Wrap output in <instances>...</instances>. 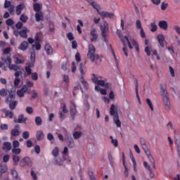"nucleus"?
<instances>
[{"label":"nucleus","instance_id":"obj_1","mask_svg":"<svg viewBox=\"0 0 180 180\" xmlns=\"http://www.w3.org/2000/svg\"><path fill=\"white\" fill-rule=\"evenodd\" d=\"M161 95L162 97L163 103L166 110H170L171 103L169 102V95L167 91V84H160Z\"/></svg>","mask_w":180,"mask_h":180},{"label":"nucleus","instance_id":"obj_2","mask_svg":"<svg viewBox=\"0 0 180 180\" xmlns=\"http://www.w3.org/2000/svg\"><path fill=\"white\" fill-rule=\"evenodd\" d=\"M96 51V49H95L94 44H89L87 57L90 59L91 63H95V61H98V60H99V56L95 53Z\"/></svg>","mask_w":180,"mask_h":180},{"label":"nucleus","instance_id":"obj_3","mask_svg":"<svg viewBox=\"0 0 180 180\" xmlns=\"http://www.w3.org/2000/svg\"><path fill=\"white\" fill-rule=\"evenodd\" d=\"M100 30L104 41H108V37L106 35V34L109 32V25L108 24V22L104 21L103 24L100 25Z\"/></svg>","mask_w":180,"mask_h":180},{"label":"nucleus","instance_id":"obj_4","mask_svg":"<svg viewBox=\"0 0 180 180\" xmlns=\"http://www.w3.org/2000/svg\"><path fill=\"white\" fill-rule=\"evenodd\" d=\"M79 71L81 72L79 81L82 85H83V88L84 89H88V82L85 81V79H84V75H85V72H84V65H82V63H81L79 65Z\"/></svg>","mask_w":180,"mask_h":180},{"label":"nucleus","instance_id":"obj_5","mask_svg":"<svg viewBox=\"0 0 180 180\" xmlns=\"http://www.w3.org/2000/svg\"><path fill=\"white\" fill-rule=\"evenodd\" d=\"M70 105H71L70 108V115L72 118V120H75V116L77 115V113L75 101H71Z\"/></svg>","mask_w":180,"mask_h":180},{"label":"nucleus","instance_id":"obj_6","mask_svg":"<svg viewBox=\"0 0 180 180\" xmlns=\"http://www.w3.org/2000/svg\"><path fill=\"white\" fill-rule=\"evenodd\" d=\"M4 63L8 65L9 70H15L18 68V65L12 64V58L10 56H7L6 58L4 60Z\"/></svg>","mask_w":180,"mask_h":180},{"label":"nucleus","instance_id":"obj_7","mask_svg":"<svg viewBox=\"0 0 180 180\" xmlns=\"http://www.w3.org/2000/svg\"><path fill=\"white\" fill-rule=\"evenodd\" d=\"M32 160L29 157L24 158L20 162V167H26V165H27V167H32Z\"/></svg>","mask_w":180,"mask_h":180},{"label":"nucleus","instance_id":"obj_8","mask_svg":"<svg viewBox=\"0 0 180 180\" xmlns=\"http://www.w3.org/2000/svg\"><path fill=\"white\" fill-rule=\"evenodd\" d=\"M28 89L29 88L27 87V86H26V84L23 85L20 89L17 91L18 96H19V98H23L25 96V94L27 92Z\"/></svg>","mask_w":180,"mask_h":180},{"label":"nucleus","instance_id":"obj_9","mask_svg":"<svg viewBox=\"0 0 180 180\" xmlns=\"http://www.w3.org/2000/svg\"><path fill=\"white\" fill-rule=\"evenodd\" d=\"M98 15L101 16L102 19H105V18H109V19H112L115 16L113 13L108 11L98 12Z\"/></svg>","mask_w":180,"mask_h":180},{"label":"nucleus","instance_id":"obj_10","mask_svg":"<svg viewBox=\"0 0 180 180\" xmlns=\"http://www.w3.org/2000/svg\"><path fill=\"white\" fill-rule=\"evenodd\" d=\"M157 39L158 40L160 47H162V49H164V47H165V37H164V34H158L157 36Z\"/></svg>","mask_w":180,"mask_h":180},{"label":"nucleus","instance_id":"obj_11","mask_svg":"<svg viewBox=\"0 0 180 180\" xmlns=\"http://www.w3.org/2000/svg\"><path fill=\"white\" fill-rule=\"evenodd\" d=\"M143 167L146 169H148L150 172V179H153L155 174L154 172H153V169H151V167L148 165V163L147 162H143Z\"/></svg>","mask_w":180,"mask_h":180},{"label":"nucleus","instance_id":"obj_12","mask_svg":"<svg viewBox=\"0 0 180 180\" xmlns=\"http://www.w3.org/2000/svg\"><path fill=\"white\" fill-rule=\"evenodd\" d=\"M44 50L47 54V56H53V47H51L49 44H46L44 46Z\"/></svg>","mask_w":180,"mask_h":180},{"label":"nucleus","instance_id":"obj_13","mask_svg":"<svg viewBox=\"0 0 180 180\" xmlns=\"http://www.w3.org/2000/svg\"><path fill=\"white\" fill-rule=\"evenodd\" d=\"M122 164L124 167V175L126 178L129 177V169H127V165H126V158L124 157V153H122Z\"/></svg>","mask_w":180,"mask_h":180},{"label":"nucleus","instance_id":"obj_14","mask_svg":"<svg viewBox=\"0 0 180 180\" xmlns=\"http://www.w3.org/2000/svg\"><path fill=\"white\" fill-rule=\"evenodd\" d=\"M110 114L111 116H119V112H117V108L115 106V104H112L110 108Z\"/></svg>","mask_w":180,"mask_h":180},{"label":"nucleus","instance_id":"obj_15","mask_svg":"<svg viewBox=\"0 0 180 180\" xmlns=\"http://www.w3.org/2000/svg\"><path fill=\"white\" fill-rule=\"evenodd\" d=\"M1 112L5 114L6 117H9L10 119L13 118V111H11L9 110H6V108L1 109Z\"/></svg>","mask_w":180,"mask_h":180},{"label":"nucleus","instance_id":"obj_16","mask_svg":"<svg viewBox=\"0 0 180 180\" xmlns=\"http://www.w3.org/2000/svg\"><path fill=\"white\" fill-rule=\"evenodd\" d=\"M25 8H26V6H25V4H23V3H20L19 5H18L15 8L16 15H18V16H19V15H20V13H22V11H23V9H25Z\"/></svg>","mask_w":180,"mask_h":180},{"label":"nucleus","instance_id":"obj_17","mask_svg":"<svg viewBox=\"0 0 180 180\" xmlns=\"http://www.w3.org/2000/svg\"><path fill=\"white\" fill-rule=\"evenodd\" d=\"M86 1L88 4H89V5L93 6L94 9H96V11H97V12L99 13V5L96 1L94 0H86Z\"/></svg>","mask_w":180,"mask_h":180},{"label":"nucleus","instance_id":"obj_18","mask_svg":"<svg viewBox=\"0 0 180 180\" xmlns=\"http://www.w3.org/2000/svg\"><path fill=\"white\" fill-rule=\"evenodd\" d=\"M91 36H92V38H91V41H96L98 39V33L96 32V30L95 28H93L90 32Z\"/></svg>","mask_w":180,"mask_h":180},{"label":"nucleus","instance_id":"obj_19","mask_svg":"<svg viewBox=\"0 0 180 180\" xmlns=\"http://www.w3.org/2000/svg\"><path fill=\"white\" fill-rule=\"evenodd\" d=\"M29 47V43L27 41H24L20 43V46H18V50H22V51H26L27 49Z\"/></svg>","mask_w":180,"mask_h":180},{"label":"nucleus","instance_id":"obj_20","mask_svg":"<svg viewBox=\"0 0 180 180\" xmlns=\"http://www.w3.org/2000/svg\"><path fill=\"white\" fill-rule=\"evenodd\" d=\"M158 26H159V27H160V29H162L163 30H168V22H167V21H165V20L160 21Z\"/></svg>","mask_w":180,"mask_h":180},{"label":"nucleus","instance_id":"obj_21","mask_svg":"<svg viewBox=\"0 0 180 180\" xmlns=\"http://www.w3.org/2000/svg\"><path fill=\"white\" fill-rule=\"evenodd\" d=\"M33 63H27L25 66V71L27 75H32V67H34Z\"/></svg>","mask_w":180,"mask_h":180},{"label":"nucleus","instance_id":"obj_22","mask_svg":"<svg viewBox=\"0 0 180 180\" xmlns=\"http://www.w3.org/2000/svg\"><path fill=\"white\" fill-rule=\"evenodd\" d=\"M27 33H29V29L24 27L20 31V37H23V39H27Z\"/></svg>","mask_w":180,"mask_h":180},{"label":"nucleus","instance_id":"obj_23","mask_svg":"<svg viewBox=\"0 0 180 180\" xmlns=\"http://www.w3.org/2000/svg\"><path fill=\"white\" fill-rule=\"evenodd\" d=\"M2 148L4 151H11V150H12V143L10 142H4Z\"/></svg>","mask_w":180,"mask_h":180},{"label":"nucleus","instance_id":"obj_24","mask_svg":"<svg viewBox=\"0 0 180 180\" xmlns=\"http://www.w3.org/2000/svg\"><path fill=\"white\" fill-rule=\"evenodd\" d=\"M26 120H27V117L25 118V115H23V114H20L18 116V120H15L14 122L15 123H25Z\"/></svg>","mask_w":180,"mask_h":180},{"label":"nucleus","instance_id":"obj_25","mask_svg":"<svg viewBox=\"0 0 180 180\" xmlns=\"http://www.w3.org/2000/svg\"><path fill=\"white\" fill-rule=\"evenodd\" d=\"M36 137H37V141H41V140H43V139H44V134L43 133V131H41V130L37 131Z\"/></svg>","mask_w":180,"mask_h":180},{"label":"nucleus","instance_id":"obj_26","mask_svg":"<svg viewBox=\"0 0 180 180\" xmlns=\"http://www.w3.org/2000/svg\"><path fill=\"white\" fill-rule=\"evenodd\" d=\"M19 125H16L15 127V129L11 130V135L13 136L14 137H18L20 134V132L19 131Z\"/></svg>","mask_w":180,"mask_h":180},{"label":"nucleus","instance_id":"obj_27","mask_svg":"<svg viewBox=\"0 0 180 180\" xmlns=\"http://www.w3.org/2000/svg\"><path fill=\"white\" fill-rule=\"evenodd\" d=\"M13 70L15 71V78H19V75H20V74H22V72L25 71V70L22 68H20L19 66H18L16 70Z\"/></svg>","mask_w":180,"mask_h":180},{"label":"nucleus","instance_id":"obj_28","mask_svg":"<svg viewBox=\"0 0 180 180\" xmlns=\"http://www.w3.org/2000/svg\"><path fill=\"white\" fill-rule=\"evenodd\" d=\"M113 122L116 124L117 127H122V122L119 119V115L113 117Z\"/></svg>","mask_w":180,"mask_h":180},{"label":"nucleus","instance_id":"obj_29","mask_svg":"<svg viewBox=\"0 0 180 180\" xmlns=\"http://www.w3.org/2000/svg\"><path fill=\"white\" fill-rule=\"evenodd\" d=\"M13 99H15V94L10 93L9 95L6 98V103H11V102H12Z\"/></svg>","mask_w":180,"mask_h":180},{"label":"nucleus","instance_id":"obj_30","mask_svg":"<svg viewBox=\"0 0 180 180\" xmlns=\"http://www.w3.org/2000/svg\"><path fill=\"white\" fill-rule=\"evenodd\" d=\"M35 19L37 22H40V20H43V13L40 11L35 13Z\"/></svg>","mask_w":180,"mask_h":180},{"label":"nucleus","instance_id":"obj_31","mask_svg":"<svg viewBox=\"0 0 180 180\" xmlns=\"http://www.w3.org/2000/svg\"><path fill=\"white\" fill-rule=\"evenodd\" d=\"M16 106H18V101H14L9 103V108L11 110H15L16 109Z\"/></svg>","mask_w":180,"mask_h":180},{"label":"nucleus","instance_id":"obj_32","mask_svg":"<svg viewBox=\"0 0 180 180\" xmlns=\"http://www.w3.org/2000/svg\"><path fill=\"white\" fill-rule=\"evenodd\" d=\"M135 91H136V98L138 99V101H140V96H139V80H137V79H135Z\"/></svg>","mask_w":180,"mask_h":180},{"label":"nucleus","instance_id":"obj_33","mask_svg":"<svg viewBox=\"0 0 180 180\" xmlns=\"http://www.w3.org/2000/svg\"><path fill=\"white\" fill-rule=\"evenodd\" d=\"M135 91H136V98L138 99V101H140V96H139V80H137V79H135Z\"/></svg>","mask_w":180,"mask_h":180},{"label":"nucleus","instance_id":"obj_34","mask_svg":"<svg viewBox=\"0 0 180 180\" xmlns=\"http://www.w3.org/2000/svg\"><path fill=\"white\" fill-rule=\"evenodd\" d=\"M19 161H20V158L17 155H13V162L14 165H18L19 164Z\"/></svg>","mask_w":180,"mask_h":180},{"label":"nucleus","instance_id":"obj_35","mask_svg":"<svg viewBox=\"0 0 180 180\" xmlns=\"http://www.w3.org/2000/svg\"><path fill=\"white\" fill-rule=\"evenodd\" d=\"M30 60L32 63L31 64H34V63H36V52L34 51L31 52Z\"/></svg>","mask_w":180,"mask_h":180},{"label":"nucleus","instance_id":"obj_36","mask_svg":"<svg viewBox=\"0 0 180 180\" xmlns=\"http://www.w3.org/2000/svg\"><path fill=\"white\" fill-rule=\"evenodd\" d=\"M99 78H102L101 77H98L95 74H92L91 81L94 84H98V81H99Z\"/></svg>","mask_w":180,"mask_h":180},{"label":"nucleus","instance_id":"obj_37","mask_svg":"<svg viewBox=\"0 0 180 180\" xmlns=\"http://www.w3.org/2000/svg\"><path fill=\"white\" fill-rule=\"evenodd\" d=\"M11 151L13 154L18 155L22 153V149H20V148H13Z\"/></svg>","mask_w":180,"mask_h":180},{"label":"nucleus","instance_id":"obj_38","mask_svg":"<svg viewBox=\"0 0 180 180\" xmlns=\"http://www.w3.org/2000/svg\"><path fill=\"white\" fill-rule=\"evenodd\" d=\"M43 123V120H41V117H35V124L37 126H41Z\"/></svg>","mask_w":180,"mask_h":180},{"label":"nucleus","instance_id":"obj_39","mask_svg":"<svg viewBox=\"0 0 180 180\" xmlns=\"http://www.w3.org/2000/svg\"><path fill=\"white\" fill-rule=\"evenodd\" d=\"M28 20H29V18L27 17V15H25V14H22L20 16V20L22 22V23H26Z\"/></svg>","mask_w":180,"mask_h":180},{"label":"nucleus","instance_id":"obj_40","mask_svg":"<svg viewBox=\"0 0 180 180\" xmlns=\"http://www.w3.org/2000/svg\"><path fill=\"white\" fill-rule=\"evenodd\" d=\"M33 9L35 12H40V9H41V7H40V4L39 3L34 4Z\"/></svg>","mask_w":180,"mask_h":180},{"label":"nucleus","instance_id":"obj_41","mask_svg":"<svg viewBox=\"0 0 180 180\" xmlns=\"http://www.w3.org/2000/svg\"><path fill=\"white\" fill-rule=\"evenodd\" d=\"M82 134V132L81 131H75L73 134V139H75V140H78V139L81 138Z\"/></svg>","mask_w":180,"mask_h":180},{"label":"nucleus","instance_id":"obj_42","mask_svg":"<svg viewBox=\"0 0 180 180\" xmlns=\"http://www.w3.org/2000/svg\"><path fill=\"white\" fill-rule=\"evenodd\" d=\"M68 146L69 148H74V147H75V143L74 142V139H72V138L69 139Z\"/></svg>","mask_w":180,"mask_h":180},{"label":"nucleus","instance_id":"obj_43","mask_svg":"<svg viewBox=\"0 0 180 180\" xmlns=\"http://www.w3.org/2000/svg\"><path fill=\"white\" fill-rule=\"evenodd\" d=\"M148 158L150 164H152L153 168H154V169H155V160H154V158H153V155H151L150 156H148Z\"/></svg>","mask_w":180,"mask_h":180},{"label":"nucleus","instance_id":"obj_44","mask_svg":"<svg viewBox=\"0 0 180 180\" xmlns=\"http://www.w3.org/2000/svg\"><path fill=\"white\" fill-rule=\"evenodd\" d=\"M88 175L90 180H97L96 177H95V174H94V172L92 171V169L89 170Z\"/></svg>","mask_w":180,"mask_h":180},{"label":"nucleus","instance_id":"obj_45","mask_svg":"<svg viewBox=\"0 0 180 180\" xmlns=\"http://www.w3.org/2000/svg\"><path fill=\"white\" fill-rule=\"evenodd\" d=\"M130 157H131V160L132 161L134 169V171H137V169H136L137 167V165L136 163V160L134 159V156H133V154L131 153Z\"/></svg>","mask_w":180,"mask_h":180},{"label":"nucleus","instance_id":"obj_46","mask_svg":"<svg viewBox=\"0 0 180 180\" xmlns=\"http://www.w3.org/2000/svg\"><path fill=\"white\" fill-rule=\"evenodd\" d=\"M157 29H158V27H157V25H155V22L150 23V32H157Z\"/></svg>","mask_w":180,"mask_h":180},{"label":"nucleus","instance_id":"obj_47","mask_svg":"<svg viewBox=\"0 0 180 180\" xmlns=\"http://www.w3.org/2000/svg\"><path fill=\"white\" fill-rule=\"evenodd\" d=\"M58 153H59L58 147H55L52 150V155H53V157H58Z\"/></svg>","mask_w":180,"mask_h":180},{"label":"nucleus","instance_id":"obj_48","mask_svg":"<svg viewBox=\"0 0 180 180\" xmlns=\"http://www.w3.org/2000/svg\"><path fill=\"white\" fill-rule=\"evenodd\" d=\"M110 139H111L112 144H113L115 147H117L119 146V142L117 141V139H114L113 136H110Z\"/></svg>","mask_w":180,"mask_h":180},{"label":"nucleus","instance_id":"obj_49","mask_svg":"<svg viewBox=\"0 0 180 180\" xmlns=\"http://www.w3.org/2000/svg\"><path fill=\"white\" fill-rule=\"evenodd\" d=\"M35 47V50L39 51L41 49V45L39 42H35L34 44L32 45V48Z\"/></svg>","mask_w":180,"mask_h":180},{"label":"nucleus","instance_id":"obj_50","mask_svg":"<svg viewBox=\"0 0 180 180\" xmlns=\"http://www.w3.org/2000/svg\"><path fill=\"white\" fill-rule=\"evenodd\" d=\"M11 174L13 178H15V179L20 180V179H19V176L18 175V172H16V170L15 169L12 170Z\"/></svg>","mask_w":180,"mask_h":180},{"label":"nucleus","instance_id":"obj_51","mask_svg":"<svg viewBox=\"0 0 180 180\" xmlns=\"http://www.w3.org/2000/svg\"><path fill=\"white\" fill-rule=\"evenodd\" d=\"M146 103L148 105V106L151 110H154V107L153 106V103L151 102V100H150V98H146Z\"/></svg>","mask_w":180,"mask_h":180},{"label":"nucleus","instance_id":"obj_52","mask_svg":"<svg viewBox=\"0 0 180 180\" xmlns=\"http://www.w3.org/2000/svg\"><path fill=\"white\" fill-rule=\"evenodd\" d=\"M12 6V2L11 1L6 0L4 2V8L6 9Z\"/></svg>","mask_w":180,"mask_h":180},{"label":"nucleus","instance_id":"obj_53","mask_svg":"<svg viewBox=\"0 0 180 180\" xmlns=\"http://www.w3.org/2000/svg\"><path fill=\"white\" fill-rule=\"evenodd\" d=\"M40 36H41V32H37L34 40H35L36 42L40 41Z\"/></svg>","mask_w":180,"mask_h":180},{"label":"nucleus","instance_id":"obj_54","mask_svg":"<svg viewBox=\"0 0 180 180\" xmlns=\"http://www.w3.org/2000/svg\"><path fill=\"white\" fill-rule=\"evenodd\" d=\"M14 23L15 22L13 21V20H12V18H9L6 20V24L7 25V26H12V25H13Z\"/></svg>","mask_w":180,"mask_h":180},{"label":"nucleus","instance_id":"obj_55","mask_svg":"<svg viewBox=\"0 0 180 180\" xmlns=\"http://www.w3.org/2000/svg\"><path fill=\"white\" fill-rule=\"evenodd\" d=\"M30 137V134H29V131H25L22 133V138L25 139V140H27Z\"/></svg>","mask_w":180,"mask_h":180},{"label":"nucleus","instance_id":"obj_56","mask_svg":"<svg viewBox=\"0 0 180 180\" xmlns=\"http://www.w3.org/2000/svg\"><path fill=\"white\" fill-rule=\"evenodd\" d=\"M106 83V79H105V80H98V82H97V85L98 86H105V84Z\"/></svg>","mask_w":180,"mask_h":180},{"label":"nucleus","instance_id":"obj_57","mask_svg":"<svg viewBox=\"0 0 180 180\" xmlns=\"http://www.w3.org/2000/svg\"><path fill=\"white\" fill-rule=\"evenodd\" d=\"M20 143L18 141H13V148H18V147H20Z\"/></svg>","mask_w":180,"mask_h":180},{"label":"nucleus","instance_id":"obj_58","mask_svg":"<svg viewBox=\"0 0 180 180\" xmlns=\"http://www.w3.org/2000/svg\"><path fill=\"white\" fill-rule=\"evenodd\" d=\"M136 29H140L141 30V29H143V26L141 25V21H140V20H136Z\"/></svg>","mask_w":180,"mask_h":180},{"label":"nucleus","instance_id":"obj_59","mask_svg":"<svg viewBox=\"0 0 180 180\" xmlns=\"http://www.w3.org/2000/svg\"><path fill=\"white\" fill-rule=\"evenodd\" d=\"M31 75L33 81H37V79H39V76L37 75V72H33L31 74Z\"/></svg>","mask_w":180,"mask_h":180},{"label":"nucleus","instance_id":"obj_60","mask_svg":"<svg viewBox=\"0 0 180 180\" xmlns=\"http://www.w3.org/2000/svg\"><path fill=\"white\" fill-rule=\"evenodd\" d=\"M16 29L20 30L22 27H23V22L19 21L15 25Z\"/></svg>","mask_w":180,"mask_h":180},{"label":"nucleus","instance_id":"obj_61","mask_svg":"<svg viewBox=\"0 0 180 180\" xmlns=\"http://www.w3.org/2000/svg\"><path fill=\"white\" fill-rule=\"evenodd\" d=\"M67 37L70 41H72V40H74V35L72 34V32L68 33Z\"/></svg>","mask_w":180,"mask_h":180},{"label":"nucleus","instance_id":"obj_62","mask_svg":"<svg viewBox=\"0 0 180 180\" xmlns=\"http://www.w3.org/2000/svg\"><path fill=\"white\" fill-rule=\"evenodd\" d=\"M8 12L10 15H13L15 13V6H11L8 8Z\"/></svg>","mask_w":180,"mask_h":180},{"label":"nucleus","instance_id":"obj_63","mask_svg":"<svg viewBox=\"0 0 180 180\" xmlns=\"http://www.w3.org/2000/svg\"><path fill=\"white\" fill-rule=\"evenodd\" d=\"M0 95L1 96H6V95H8V92H6V91L5 90V89H2L0 90Z\"/></svg>","mask_w":180,"mask_h":180},{"label":"nucleus","instance_id":"obj_64","mask_svg":"<svg viewBox=\"0 0 180 180\" xmlns=\"http://www.w3.org/2000/svg\"><path fill=\"white\" fill-rule=\"evenodd\" d=\"M0 129L1 130H8L9 128L7 124H2L0 125Z\"/></svg>","mask_w":180,"mask_h":180}]
</instances>
